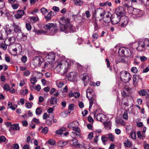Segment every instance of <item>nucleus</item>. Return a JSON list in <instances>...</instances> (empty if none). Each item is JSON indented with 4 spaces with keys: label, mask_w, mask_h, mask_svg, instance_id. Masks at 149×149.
I'll list each match as a JSON object with an SVG mask.
<instances>
[{
    "label": "nucleus",
    "mask_w": 149,
    "mask_h": 149,
    "mask_svg": "<svg viewBox=\"0 0 149 149\" xmlns=\"http://www.w3.org/2000/svg\"><path fill=\"white\" fill-rule=\"evenodd\" d=\"M61 22H60V29L61 31L67 33L73 32L74 31L73 26L70 24L68 18L62 17L60 18Z\"/></svg>",
    "instance_id": "nucleus-1"
},
{
    "label": "nucleus",
    "mask_w": 149,
    "mask_h": 149,
    "mask_svg": "<svg viewBox=\"0 0 149 149\" xmlns=\"http://www.w3.org/2000/svg\"><path fill=\"white\" fill-rule=\"evenodd\" d=\"M55 69L58 73L63 75L68 72V63L65 60L56 62Z\"/></svg>",
    "instance_id": "nucleus-2"
},
{
    "label": "nucleus",
    "mask_w": 149,
    "mask_h": 149,
    "mask_svg": "<svg viewBox=\"0 0 149 149\" xmlns=\"http://www.w3.org/2000/svg\"><path fill=\"white\" fill-rule=\"evenodd\" d=\"M120 78L123 82L126 83L128 82L131 79L130 74L125 71H122L120 73Z\"/></svg>",
    "instance_id": "nucleus-3"
},
{
    "label": "nucleus",
    "mask_w": 149,
    "mask_h": 149,
    "mask_svg": "<svg viewBox=\"0 0 149 149\" xmlns=\"http://www.w3.org/2000/svg\"><path fill=\"white\" fill-rule=\"evenodd\" d=\"M105 12L102 9L99 8L97 9L95 12V18L96 21H100L102 19L103 16H104Z\"/></svg>",
    "instance_id": "nucleus-4"
},
{
    "label": "nucleus",
    "mask_w": 149,
    "mask_h": 149,
    "mask_svg": "<svg viewBox=\"0 0 149 149\" xmlns=\"http://www.w3.org/2000/svg\"><path fill=\"white\" fill-rule=\"evenodd\" d=\"M128 10H130L132 11V13L133 15L135 16L134 17L137 18L141 17L143 14L142 11L139 9L134 8L133 7H130L128 8Z\"/></svg>",
    "instance_id": "nucleus-5"
},
{
    "label": "nucleus",
    "mask_w": 149,
    "mask_h": 149,
    "mask_svg": "<svg viewBox=\"0 0 149 149\" xmlns=\"http://www.w3.org/2000/svg\"><path fill=\"white\" fill-rule=\"evenodd\" d=\"M43 60V58L41 57H36L33 60L34 65L36 67H39L40 66Z\"/></svg>",
    "instance_id": "nucleus-6"
},
{
    "label": "nucleus",
    "mask_w": 149,
    "mask_h": 149,
    "mask_svg": "<svg viewBox=\"0 0 149 149\" xmlns=\"http://www.w3.org/2000/svg\"><path fill=\"white\" fill-rule=\"evenodd\" d=\"M55 55L54 53L51 52L49 53L46 56L47 62L50 64H51L55 60Z\"/></svg>",
    "instance_id": "nucleus-7"
},
{
    "label": "nucleus",
    "mask_w": 149,
    "mask_h": 149,
    "mask_svg": "<svg viewBox=\"0 0 149 149\" xmlns=\"http://www.w3.org/2000/svg\"><path fill=\"white\" fill-rule=\"evenodd\" d=\"M128 18L127 17L123 16L120 17L119 21V25L122 27H124L128 23Z\"/></svg>",
    "instance_id": "nucleus-8"
},
{
    "label": "nucleus",
    "mask_w": 149,
    "mask_h": 149,
    "mask_svg": "<svg viewBox=\"0 0 149 149\" xmlns=\"http://www.w3.org/2000/svg\"><path fill=\"white\" fill-rule=\"evenodd\" d=\"M19 69L20 71H23V75L25 77L29 76L31 74L30 70L27 69V67H26L21 66L20 67Z\"/></svg>",
    "instance_id": "nucleus-9"
},
{
    "label": "nucleus",
    "mask_w": 149,
    "mask_h": 149,
    "mask_svg": "<svg viewBox=\"0 0 149 149\" xmlns=\"http://www.w3.org/2000/svg\"><path fill=\"white\" fill-rule=\"evenodd\" d=\"M77 73L75 72H72L68 73L67 77L68 80L71 81H75L76 79Z\"/></svg>",
    "instance_id": "nucleus-10"
},
{
    "label": "nucleus",
    "mask_w": 149,
    "mask_h": 149,
    "mask_svg": "<svg viewBox=\"0 0 149 149\" xmlns=\"http://www.w3.org/2000/svg\"><path fill=\"white\" fill-rule=\"evenodd\" d=\"M80 77L84 82V86L89 81V77L88 74L86 73L81 74L80 76Z\"/></svg>",
    "instance_id": "nucleus-11"
},
{
    "label": "nucleus",
    "mask_w": 149,
    "mask_h": 149,
    "mask_svg": "<svg viewBox=\"0 0 149 149\" xmlns=\"http://www.w3.org/2000/svg\"><path fill=\"white\" fill-rule=\"evenodd\" d=\"M13 26L12 25H6L5 28L6 32L7 35L11 34L13 29Z\"/></svg>",
    "instance_id": "nucleus-12"
},
{
    "label": "nucleus",
    "mask_w": 149,
    "mask_h": 149,
    "mask_svg": "<svg viewBox=\"0 0 149 149\" xmlns=\"http://www.w3.org/2000/svg\"><path fill=\"white\" fill-rule=\"evenodd\" d=\"M120 17L116 15L115 16H112L111 19V23L113 24H116L119 22V21Z\"/></svg>",
    "instance_id": "nucleus-13"
},
{
    "label": "nucleus",
    "mask_w": 149,
    "mask_h": 149,
    "mask_svg": "<svg viewBox=\"0 0 149 149\" xmlns=\"http://www.w3.org/2000/svg\"><path fill=\"white\" fill-rule=\"evenodd\" d=\"M116 15L120 17L121 16H122L124 12V9L122 7H119L116 8Z\"/></svg>",
    "instance_id": "nucleus-14"
},
{
    "label": "nucleus",
    "mask_w": 149,
    "mask_h": 149,
    "mask_svg": "<svg viewBox=\"0 0 149 149\" xmlns=\"http://www.w3.org/2000/svg\"><path fill=\"white\" fill-rule=\"evenodd\" d=\"M111 20V18L109 12H105L103 20L105 23H109Z\"/></svg>",
    "instance_id": "nucleus-15"
},
{
    "label": "nucleus",
    "mask_w": 149,
    "mask_h": 149,
    "mask_svg": "<svg viewBox=\"0 0 149 149\" xmlns=\"http://www.w3.org/2000/svg\"><path fill=\"white\" fill-rule=\"evenodd\" d=\"M7 124L8 125L10 126L9 129L10 131H11L12 130H18L20 129L19 126V124L18 123L11 125V123H8Z\"/></svg>",
    "instance_id": "nucleus-16"
},
{
    "label": "nucleus",
    "mask_w": 149,
    "mask_h": 149,
    "mask_svg": "<svg viewBox=\"0 0 149 149\" xmlns=\"http://www.w3.org/2000/svg\"><path fill=\"white\" fill-rule=\"evenodd\" d=\"M15 40V37L13 36L9 38L8 39H6L4 41V43L8 45H9L11 43H14Z\"/></svg>",
    "instance_id": "nucleus-17"
},
{
    "label": "nucleus",
    "mask_w": 149,
    "mask_h": 149,
    "mask_svg": "<svg viewBox=\"0 0 149 149\" xmlns=\"http://www.w3.org/2000/svg\"><path fill=\"white\" fill-rule=\"evenodd\" d=\"M133 79L134 85L135 86H136L139 79L142 80V78L139 76L136 75H133Z\"/></svg>",
    "instance_id": "nucleus-18"
},
{
    "label": "nucleus",
    "mask_w": 149,
    "mask_h": 149,
    "mask_svg": "<svg viewBox=\"0 0 149 149\" xmlns=\"http://www.w3.org/2000/svg\"><path fill=\"white\" fill-rule=\"evenodd\" d=\"M79 125L78 122L76 121H74L69 123L68 125V127L69 128H74L76 126L78 127Z\"/></svg>",
    "instance_id": "nucleus-19"
},
{
    "label": "nucleus",
    "mask_w": 149,
    "mask_h": 149,
    "mask_svg": "<svg viewBox=\"0 0 149 149\" xmlns=\"http://www.w3.org/2000/svg\"><path fill=\"white\" fill-rule=\"evenodd\" d=\"M147 42H148L147 39L142 40L139 42L138 43V45L145 48V46H148V43H147Z\"/></svg>",
    "instance_id": "nucleus-20"
},
{
    "label": "nucleus",
    "mask_w": 149,
    "mask_h": 149,
    "mask_svg": "<svg viewBox=\"0 0 149 149\" xmlns=\"http://www.w3.org/2000/svg\"><path fill=\"white\" fill-rule=\"evenodd\" d=\"M125 51L124 56H123L127 57L133 56L132 52L130 49L125 48Z\"/></svg>",
    "instance_id": "nucleus-21"
},
{
    "label": "nucleus",
    "mask_w": 149,
    "mask_h": 149,
    "mask_svg": "<svg viewBox=\"0 0 149 149\" xmlns=\"http://www.w3.org/2000/svg\"><path fill=\"white\" fill-rule=\"evenodd\" d=\"M24 12L23 10H19L17 11V14L14 15L16 19L20 18L23 15Z\"/></svg>",
    "instance_id": "nucleus-22"
},
{
    "label": "nucleus",
    "mask_w": 149,
    "mask_h": 149,
    "mask_svg": "<svg viewBox=\"0 0 149 149\" xmlns=\"http://www.w3.org/2000/svg\"><path fill=\"white\" fill-rule=\"evenodd\" d=\"M89 100V109H90L93 104L94 101L96 99L95 96H91V97H87Z\"/></svg>",
    "instance_id": "nucleus-23"
},
{
    "label": "nucleus",
    "mask_w": 149,
    "mask_h": 149,
    "mask_svg": "<svg viewBox=\"0 0 149 149\" xmlns=\"http://www.w3.org/2000/svg\"><path fill=\"white\" fill-rule=\"evenodd\" d=\"M13 29L15 33H20L21 32V29L19 25H16L15 23L13 24Z\"/></svg>",
    "instance_id": "nucleus-24"
},
{
    "label": "nucleus",
    "mask_w": 149,
    "mask_h": 149,
    "mask_svg": "<svg viewBox=\"0 0 149 149\" xmlns=\"http://www.w3.org/2000/svg\"><path fill=\"white\" fill-rule=\"evenodd\" d=\"M106 116L102 113H98L97 114L95 118L98 121H102L103 118H105Z\"/></svg>",
    "instance_id": "nucleus-25"
},
{
    "label": "nucleus",
    "mask_w": 149,
    "mask_h": 149,
    "mask_svg": "<svg viewBox=\"0 0 149 149\" xmlns=\"http://www.w3.org/2000/svg\"><path fill=\"white\" fill-rule=\"evenodd\" d=\"M58 101L57 98L55 97H53L50 99L49 102L51 105L50 106L52 105H55L57 104Z\"/></svg>",
    "instance_id": "nucleus-26"
},
{
    "label": "nucleus",
    "mask_w": 149,
    "mask_h": 149,
    "mask_svg": "<svg viewBox=\"0 0 149 149\" xmlns=\"http://www.w3.org/2000/svg\"><path fill=\"white\" fill-rule=\"evenodd\" d=\"M95 96L93 95V91L90 88H88L87 90L86 97H91V96Z\"/></svg>",
    "instance_id": "nucleus-27"
},
{
    "label": "nucleus",
    "mask_w": 149,
    "mask_h": 149,
    "mask_svg": "<svg viewBox=\"0 0 149 149\" xmlns=\"http://www.w3.org/2000/svg\"><path fill=\"white\" fill-rule=\"evenodd\" d=\"M105 128L109 130L111 129V123L110 121H109L107 122H104L103 123Z\"/></svg>",
    "instance_id": "nucleus-28"
},
{
    "label": "nucleus",
    "mask_w": 149,
    "mask_h": 149,
    "mask_svg": "<svg viewBox=\"0 0 149 149\" xmlns=\"http://www.w3.org/2000/svg\"><path fill=\"white\" fill-rule=\"evenodd\" d=\"M54 28L55 26L54 25V24L50 23L47 24L44 26V28L45 29H50Z\"/></svg>",
    "instance_id": "nucleus-29"
},
{
    "label": "nucleus",
    "mask_w": 149,
    "mask_h": 149,
    "mask_svg": "<svg viewBox=\"0 0 149 149\" xmlns=\"http://www.w3.org/2000/svg\"><path fill=\"white\" fill-rule=\"evenodd\" d=\"M80 95V94L79 92H76L74 93H70L69 94V97H74L75 98L78 97Z\"/></svg>",
    "instance_id": "nucleus-30"
},
{
    "label": "nucleus",
    "mask_w": 149,
    "mask_h": 149,
    "mask_svg": "<svg viewBox=\"0 0 149 149\" xmlns=\"http://www.w3.org/2000/svg\"><path fill=\"white\" fill-rule=\"evenodd\" d=\"M64 81H56V85L58 88H62L64 85Z\"/></svg>",
    "instance_id": "nucleus-31"
},
{
    "label": "nucleus",
    "mask_w": 149,
    "mask_h": 149,
    "mask_svg": "<svg viewBox=\"0 0 149 149\" xmlns=\"http://www.w3.org/2000/svg\"><path fill=\"white\" fill-rule=\"evenodd\" d=\"M139 95L142 96H145L148 94V92L147 90L143 89L140 91L139 92Z\"/></svg>",
    "instance_id": "nucleus-32"
},
{
    "label": "nucleus",
    "mask_w": 149,
    "mask_h": 149,
    "mask_svg": "<svg viewBox=\"0 0 149 149\" xmlns=\"http://www.w3.org/2000/svg\"><path fill=\"white\" fill-rule=\"evenodd\" d=\"M125 49V48L124 47H120L119 49L118 54L119 55L123 56H124Z\"/></svg>",
    "instance_id": "nucleus-33"
},
{
    "label": "nucleus",
    "mask_w": 149,
    "mask_h": 149,
    "mask_svg": "<svg viewBox=\"0 0 149 149\" xmlns=\"http://www.w3.org/2000/svg\"><path fill=\"white\" fill-rule=\"evenodd\" d=\"M68 143L66 141H60L58 143V146H59L62 147L65 146Z\"/></svg>",
    "instance_id": "nucleus-34"
},
{
    "label": "nucleus",
    "mask_w": 149,
    "mask_h": 149,
    "mask_svg": "<svg viewBox=\"0 0 149 149\" xmlns=\"http://www.w3.org/2000/svg\"><path fill=\"white\" fill-rule=\"evenodd\" d=\"M137 134L138 137L140 139H143L145 137V134L143 133L141 134V131H139L137 132Z\"/></svg>",
    "instance_id": "nucleus-35"
},
{
    "label": "nucleus",
    "mask_w": 149,
    "mask_h": 149,
    "mask_svg": "<svg viewBox=\"0 0 149 149\" xmlns=\"http://www.w3.org/2000/svg\"><path fill=\"white\" fill-rule=\"evenodd\" d=\"M106 135L108 137L109 140L111 141H114L115 139L114 137L111 133L107 134Z\"/></svg>",
    "instance_id": "nucleus-36"
},
{
    "label": "nucleus",
    "mask_w": 149,
    "mask_h": 149,
    "mask_svg": "<svg viewBox=\"0 0 149 149\" xmlns=\"http://www.w3.org/2000/svg\"><path fill=\"white\" fill-rule=\"evenodd\" d=\"M47 143H48L51 146L54 145L55 144L56 142L54 140L52 139H49L47 141Z\"/></svg>",
    "instance_id": "nucleus-37"
},
{
    "label": "nucleus",
    "mask_w": 149,
    "mask_h": 149,
    "mask_svg": "<svg viewBox=\"0 0 149 149\" xmlns=\"http://www.w3.org/2000/svg\"><path fill=\"white\" fill-rule=\"evenodd\" d=\"M75 4L77 6H81L83 4V1L80 0H74Z\"/></svg>",
    "instance_id": "nucleus-38"
},
{
    "label": "nucleus",
    "mask_w": 149,
    "mask_h": 149,
    "mask_svg": "<svg viewBox=\"0 0 149 149\" xmlns=\"http://www.w3.org/2000/svg\"><path fill=\"white\" fill-rule=\"evenodd\" d=\"M33 31L36 34H37V35L40 34L42 33L43 34H45L46 33V32H44L42 30H37L35 29Z\"/></svg>",
    "instance_id": "nucleus-39"
},
{
    "label": "nucleus",
    "mask_w": 149,
    "mask_h": 149,
    "mask_svg": "<svg viewBox=\"0 0 149 149\" xmlns=\"http://www.w3.org/2000/svg\"><path fill=\"white\" fill-rule=\"evenodd\" d=\"M38 18L36 17H32L30 18V21L32 23H35L38 20Z\"/></svg>",
    "instance_id": "nucleus-40"
},
{
    "label": "nucleus",
    "mask_w": 149,
    "mask_h": 149,
    "mask_svg": "<svg viewBox=\"0 0 149 149\" xmlns=\"http://www.w3.org/2000/svg\"><path fill=\"white\" fill-rule=\"evenodd\" d=\"M33 103L32 102H27L25 104V106L26 108L27 109H30L31 108Z\"/></svg>",
    "instance_id": "nucleus-41"
},
{
    "label": "nucleus",
    "mask_w": 149,
    "mask_h": 149,
    "mask_svg": "<svg viewBox=\"0 0 149 149\" xmlns=\"http://www.w3.org/2000/svg\"><path fill=\"white\" fill-rule=\"evenodd\" d=\"M41 11L44 15H45L46 13H48V10L44 8H41Z\"/></svg>",
    "instance_id": "nucleus-42"
},
{
    "label": "nucleus",
    "mask_w": 149,
    "mask_h": 149,
    "mask_svg": "<svg viewBox=\"0 0 149 149\" xmlns=\"http://www.w3.org/2000/svg\"><path fill=\"white\" fill-rule=\"evenodd\" d=\"M42 112V109L40 108H38L36 110V113L37 115L40 114Z\"/></svg>",
    "instance_id": "nucleus-43"
},
{
    "label": "nucleus",
    "mask_w": 149,
    "mask_h": 149,
    "mask_svg": "<svg viewBox=\"0 0 149 149\" xmlns=\"http://www.w3.org/2000/svg\"><path fill=\"white\" fill-rule=\"evenodd\" d=\"M130 135L132 138L133 139H135L136 138V135L135 132L134 131H132L130 133Z\"/></svg>",
    "instance_id": "nucleus-44"
},
{
    "label": "nucleus",
    "mask_w": 149,
    "mask_h": 149,
    "mask_svg": "<svg viewBox=\"0 0 149 149\" xmlns=\"http://www.w3.org/2000/svg\"><path fill=\"white\" fill-rule=\"evenodd\" d=\"M73 130L75 131V132H77L78 135H80V129L79 127H75Z\"/></svg>",
    "instance_id": "nucleus-45"
},
{
    "label": "nucleus",
    "mask_w": 149,
    "mask_h": 149,
    "mask_svg": "<svg viewBox=\"0 0 149 149\" xmlns=\"http://www.w3.org/2000/svg\"><path fill=\"white\" fill-rule=\"evenodd\" d=\"M3 88L4 91H8L9 90V86L8 84H5L4 85Z\"/></svg>",
    "instance_id": "nucleus-46"
},
{
    "label": "nucleus",
    "mask_w": 149,
    "mask_h": 149,
    "mask_svg": "<svg viewBox=\"0 0 149 149\" xmlns=\"http://www.w3.org/2000/svg\"><path fill=\"white\" fill-rule=\"evenodd\" d=\"M26 27L28 31H30L31 29V26L29 23H26Z\"/></svg>",
    "instance_id": "nucleus-47"
},
{
    "label": "nucleus",
    "mask_w": 149,
    "mask_h": 149,
    "mask_svg": "<svg viewBox=\"0 0 149 149\" xmlns=\"http://www.w3.org/2000/svg\"><path fill=\"white\" fill-rule=\"evenodd\" d=\"M105 135L103 136L102 137L101 139L103 143H105L108 140L107 138Z\"/></svg>",
    "instance_id": "nucleus-48"
},
{
    "label": "nucleus",
    "mask_w": 149,
    "mask_h": 149,
    "mask_svg": "<svg viewBox=\"0 0 149 149\" xmlns=\"http://www.w3.org/2000/svg\"><path fill=\"white\" fill-rule=\"evenodd\" d=\"M7 46H8L6 44H4L3 43H2L0 45V47L2 49L4 50H6L7 49Z\"/></svg>",
    "instance_id": "nucleus-49"
},
{
    "label": "nucleus",
    "mask_w": 149,
    "mask_h": 149,
    "mask_svg": "<svg viewBox=\"0 0 149 149\" xmlns=\"http://www.w3.org/2000/svg\"><path fill=\"white\" fill-rule=\"evenodd\" d=\"M20 35V36H22V38H23L25 40H26V35L25 34L22 33L21 32L20 33H19L18 35Z\"/></svg>",
    "instance_id": "nucleus-50"
},
{
    "label": "nucleus",
    "mask_w": 149,
    "mask_h": 149,
    "mask_svg": "<svg viewBox=\"0 0 149 149\" xmlns=\"http://www.w3.org/2000/svg\"><path fill=\"white\" fill-rule=\"evenodd\" d=\"M6 140V138L4 136H0V143L4 142Z\"/></svg>",
    "instance_id": "nucleus-51"
},
{
    "label": "nucleus",
    "mask_w": 149,
    "mask_h": 149,
    "mask_svg": "<svg viewBox=\"0 0 149 149\" xmlns=\"http://www.w3.org/2000/svg\"><path fill=\"white\" fill-rule=\"evenodd\" d=\"M131 145V143L130 141H127L124 143V146L126 147H130Z\"/></svg>",
    "instance_id": "nucleus-52"
},
{
    "label": "nucleus",
    "mask_w": 149,
    "mask_h": 149,
    "mask_svg": "<svg viewBox=\"0 0 149 149\" xmlns=\"http://www.w3.org/2000/svg\"><path fill=\"white\" fill-rule=\"evenodd\" d=\"M131 71L132 72L136 73L137 72L138 70L136 67H133L131 69Z\"/></svg>",
    "instance_id": "nucleus-53"
},
{
    "label": "nucleus",
    "mask_w": 149,
    "mask_h": 149,
    "mask_svg": "<svg viewBox=\"0 0 149 149\" xmlns=\"http://www.w3.org/2000/svg\"><path fill=\"white\" fill-rule=\"evenodd\" d=\"M5 60L7 62L9 63L10 61V57L7 55H6L5 58Z\"/></svg>",
    "instance_id": "nucleus-54"
},
{
    "label": "nucleus",
    "mask_w": 149,
    "mask_h": 149,
    "mask_svg": "<svg viewBox=\"0 0 149 149\" xmlns=\"http://www.w3.org/2000/svg\"><path fill=\"white\" fill-rule=\"evenodd\" d=\"M12 6L14 9H17L19 5L17 3L13 4H12Z\"/></svg>",
    "instance_id": "nucleus-55"
},
{
    "label": "nucleus",
    "mask_w": 149,
    "mask_h": 149,
    "mask_svg": "<svg viewBox=\"0 0 149 149\" xmlns=\"http://www.w3.org/2000/svg\"><path fill=\"white\" fill-rule=\"evenodd\" d=\"M3 0H0V9L3 8L4 6V3L3 2Z\"/></svg>",
    "instance_id": "nucleus-56"
},
{
    "label": "nucleus",
    "mask_w": 149,
    "mask_h": 149,
    "mask_svg": "<svg viewBox=\"0 0 149 149\" xmlns=\"http://www.w3.org/2000/svg\"><path fill=\"white\" fill-rule=\"evenodd\" d=\"M136 49L139 51L141 52L143 51L144 49V48H143V47H141L138 45Z\"/></svg>",
    "instance_id": "nucleus-57"
},
{
    "label": "nucleus",
    "mask_w": 149,
    "mask_h": 149,
    "mask_svg": "<svg viewBox=\"0 0 149 149\" xmlns=\"http://www.w3.org/2000/svg\"><path fill=\"white\" fill-rule=\"evenodd\" d=\"M37 80L35 78H32L31 79V83L33 84H34L37 82Z\"/></svg>",
    "instance_id": "nucleus-58"
},
{
    "label": "nucleus",
    "mask_w": 149,
    "mask_h": 149,
    "mask_svg": "<svg viewBox=\"0 0 149 149\" xmlns=\"http://www.w3.org/2000/svg\"><path fill=\"white\" fill-rule=\"evenodd\" d=\"M48 131V128L47 127H45L43 129L42 132V133H44L45 134H46L47 132Z\"/></svg>",
    "instance_id": "nucleus-59"
},
{
    "label": "nucleus",
    "mask_w": 149,
    "mask_h": 149,
    "mask_svg": "<svg viewBox=\"0 0 149 149\" xmlns=\"http://www.w3.org/2000/svg\"><path fill=\"white\" fill-rule=\"evenodd\" d=\"M46 123L47 125L51 126L52 124V120H50L48 119H47L46 121Z\"/></svg>",
    "instance_id": "nucleus-60"
},
{
    "label": "nucleus",
    "mask_w": 149,
    "mask_h": 149,
    "mask_svg": "<svg viewBox=\"0 0 149 149\" xmlns=\"http://www.w3.org/2000/svg\"><path fill=\"white\" fill-rule=\"evenodd\" d=\"M123 117L124 119L126 120L128 119V116L127 112L126 111L124 112Z\"/></svg>",
    "instance_id": "nucleus-61"
},
{
    "label": "nucleus",
    "mask_w": 149,
    "mask_h": 149,
    "mask_svg": "<svg viewBox=\"0 0 149 149\" xmlns=\"http://www.w3.org/2000/svg\"><path fill=\"white\" fill-rule=\"evenodd\" d=\"M93 132H91L88 135V138L90 140L92 139L93 137Z\"/></svg>",
    "instance_id": "nucleus-62"
},
{
    "label": "nucleus",
    "mask_w": 149,
    "mask_h": 149,
    "mask_svg": "<svg viewBox=\"0 0 149 149\" xmlns=\"http://www.w3.org/2000/svg\"><path fill=\"white\" fill-rule=\"evenodd\" d=\"M115 133L116 134L119 135L121 133V130L120 129L116 128L115 130Z\"/></svg>",
    "instance_id": "nucleus-63"
},
{
    "label": "nucleus",
    "mask_w": 149,
    "mask_h": 149,
    "mask_svg": "<svg viewBox=\"0 0 149 149\" xmlns=\"http://www.w3.org/2000/svg\"><path fill=\"white\" fill-rule=\"evenodd\" d=\"M51 17L50 15L48 13L47 15H45V18L47 20H48L51 19Z\"/></svg>",
    "instance_id": "nucleus-64"
}]
</instances>
